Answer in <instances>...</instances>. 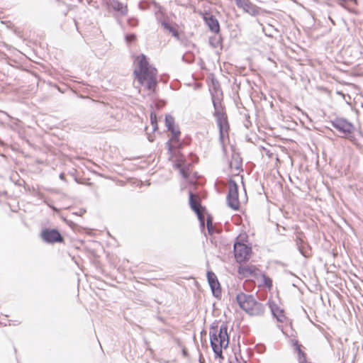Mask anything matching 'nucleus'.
Wrapping results in <instances>:
<instances>
[{
	"label": "nucleus",
	"mask_w": 363,
	"mask_h": 363,
	"mask_svg": "<svg viewBox=\"0 0 363 363\" xmlns=\"http://www.w3.org/2000/svg\"><path fill=\"white\" fill-rule=\"evenodd\" d=\"M207 279L213 296L219 297L221 295V288L216 275L213 272L208 271Z\"/></svg>",
	"instance_id": "nucleus-10"
},
{
	"label": "nucleus",
	"mask_w": 363,
	"mask_h": 363,
	"mask_svg": "<svg viewBox=\"0 0 363 363\" xmlns=\"http://www.w3.org/2000/svg\"><path fill=\"white\" fill-rule=\"evenodd\" d=\"M189 204L197 216L200 222V227H205V209L201 206L198 197L191 192L189 194Z\"/></svg>",
	"instance_id": "nucleus-7"
},
{
	"label": "nucleus",
	"mask_w": 363,
	"mask_h": 363,
	"mask_svg": "<svg viewBox=\"0 0 363 363\" xmlns=\"http://www.w3.org/2000/svg\"><path fill=\"white\" fill-rule=\"evenodd\" d=\"M294 345L295 350L297 352V354H298V362H301V360L306 361V357L305 352L303 351H302V350H301L302 345L298 344V342L297 341H296L294 342Z\"/></svg>",
	"instance_id": "nucleus-18"
},
{
	"label": "nucleus",
	"mask_w": 363,
	"mask_h": 363,
	"mask_svg": "<svg viewBox=\"0 0 363 363\" xmlns=\"http://www.w3.org/2000/svg\"><path fill=\"white\" fill-rule=\"evenodd\" d=\"M227 202L228 206L233 210H238L240 207V202L238 199V186L237 184L233 180H230L228 183Z\"/></svg>",
	"instance_id": "nucleus-6"
},
{
	"label": "nucleus",
	"mask_w": 363,
	"mask_h": 363,
	"mask_svg": "<svg viewBox=\"0 0 363 363\" xmlns=\"http://www.w3.org/2000/svg\"><path fill=\"white\" fill-rule=\"evenodd\" d=\"M257 268L253 265H242L238 267L239 274L247 277L256 274Z\"/></svg>",
	"instance_id": "nucleus-16"
},
{
	"label": "nucleus",
	"mask_w": 363,
	"mask_h": 363,
	"mask_svg": "<svg viewBox=\"0 0 363 363\" xmlns=\"http://www.w3.org/2000/svg\"><path fill=\"white\" fill-rule=\"evenodd\" d=\"M128 23L131 26H136L138 25V21L135 18H130L128 20Z\"/></svg>",
	"instance_id": "nucleus-25"
},
{
	"label": "nucleus",
	"mask_w": 363,
	"mask_h": 363,
	"mask_svg": "<svg viewBox=\"0 0 363 363\" xmlns=\"http://www.w3.org/2000/svg\"><path fill=\"white\" fill-rule=\"evenodd\" d=\"M333 127L345 135L350 134L352 131V125L345 120H337L333 123Z\"/></svg>",
	"instance_id": "nucleus-13"
},
{
	"label": "nucleus",
	"mask_w": 363,
	"mask_h": 363,
	"mask_svg": "<svg viewBox=\"0 0 363 363\" xmlns=\"http://www.w3.org/2000/svg\"><path fill=\"white\" fill-rule=\"evenodd\" d=\"M63 177H64V176H63V174H62L60 175V178H61V179H63Z\"/></svg>",
	"instance_id": "nucleus-28"
},
{
	"label": "nucleus",
	"mask_w": 363,
	"mask_h": 363,
	"mask_svg": "<svg viewBox=\"0 0 363 363\" xmlns=\"http://www.w3.org/2000/svg\"><path fill=\"white\" fill-rule=\"evenodd\" d=\"M299 363H308L307 361H303V360H301V362H299Z\"/></svg>",
	"instance_id": "nucleus-27"
},
{
	"label": "nucleus",
	"mask_w": 363,
	"mask_h": 363,
	"mask_svg": "<svg viewBox=\"0 0 363 363\" xmlns=\"http://www.w3.org/2000/svg\"><path fill=\"white\" fill-rule=\"evenodd\" d=\"M236 301L240 308L250 315H260L264 312V306L252 294L239 292L236 295Z\"/></svg>",
	"instance_id": "nucleus-3"
},
{
	"label": "nucleus",
	"mask_w": 363,
	"mask_h": 363,
	"mask_svg": "<svg viewBox=\"0 0 363 363\" xmlns=\"http://www.w3.org/2000/svg\"><path fill=\"white\" fill-rule=\"evenodd\" d=\"M41 238L47 243L62 242L63 237L55 228H45L41 232Z\"/></svg>",
	"instance_id": "nucleus-9"
},
{
	"label": "nucleus",
	"mask_w": 363,
	"mask_h": 363,
	"mask_svg": "<svg viewBox=\"0 0 363 363\" xmlns=\"http://www.w3.org/2000/svg\"><path fill=\"white\" fill-rule=\"evenodd\" d=\"M269 305L273 316L279 322L283 323L286 319L284 310L281 309L274 301H269Z\"/></svg>",
	"instance_id": "nucleus-14"
},
{
	"label": "nucleus",
	"mask_w": 363,
	"mask_h": 363,
	"mask_svg": "<svg viewBox=\"0 0 363 363\" xmlns=\"http://www.w3.org/2000/svg\"><path fill=\"white\" fill-rule=\"evenodd\" d=\"M135 65L133 73L138 84L153 90L157 83V69L149 64L145 55L138 56Z\"/></svg>",
	"instance_id": "nucleus-1"
},
{
	"label": "nucleus",
	"mask_w": 363,
	"mask_h": 363,
	"mask_svg": "<svg viewBox=\"0 0 363 363\" xmlns=\"http://www.w3.org/2000/svg\"><path fill=\"white\" fill-rule=\"evenodd\" d=\"M302 236H303L302 233L297 232L296 242V245H297L298 250L300 252V253L303 256L306 257L308 256V253H307V250H306L307 247L305 245L304 240H303Z\"/></svg>",
	"instance_id": "nucleus-17"
},
{
	"label": "nucleus",
	"mask_w": 363,
	"mask_h": 363,
	"mask_svg": "<svg viewBox=\"0 0 363 363\" xmlns=\"http://www.w3.org/2000/svg\"><path fill=\"white\" fill-rule=\"evenodd\" d=\"M236 5L252 16H256L259 13L258 8L252 4L250 0H236Z\"/></svg>",
	"instance_id": "nucleus-11"
},
{
	"label": "nucleus",
	"mask_w": 363,
	"mask_h": 363,
	"mask_svg": "<svg viewBox=\"0 0 363 363\" xmlns=\"http://www.w3.org/2000/svg\"><path fill=\"white\" fill-rule=\"evenodd\" d=\"M108 4L121 16H125L128 14V9L127 5L118 1V0H109Z\"/></svg>",
	"instance_id": "nucleus-15"
},
{
	"label": "nucleus",
	"mask_w": 363,
	"mask_h": 363,
	"mask_svg": "<svg viewBox=\"0 0 363 363\" xmlns=\"http://www.w3.org/2000/svg\"><path fill=\"white\" fill-rule=\"evenodd\" d=\"M210 344L216 357L223 358V349L229 345L228 326L223 323L218 328V323H213L209 328Z\"/></svg>",
	"instance_id": "nucleus-2"
},
{
	"label": "nucleus",
	"mask_w": 363,
	"mask_h": 363,
	"mask_svg": "<svg viewBox=\"0 0 363 363\" xmlns=\"http://www.w3.org/2000/svg\"><path fill=\"white\" fill-rule=\"evenodd\" d=\"M162 25L164 27V28L165 30H168L169 33H171L172 34V35L178 38L179 33H178L177 30L175 28H174L171 25H169L168 23H166V22H162Z\"/></svg>",
	"instance_id": "nucleus-20"
},
{
	"label": "nucleus",
	"mask_w": 363,
	"mask_h": 363,
	"mask_svg": "<svg viewBox=\"0 0 363 363\" xmlns=\"http://www.w3.org/2000/svg\"><path fill=\"white\" fill-rule=\"evenodd\" d=\"M165 125L168 130L171 133L170 139L166 143V146L167 147L169 153L172 155L174 149L181 147L179 143L180 131L179 128L174 125V118L172 116H166Z\"/></svg>",
	"instance_id": "nucleus-4"
},
{
	"label": "nucleus",
	"mask_w": 363,
	"mask_h": 363,
	"mask_svg": "<svg viewBox=\"0 0 363 363\" xmlns=\"http://www.w3.org/2000/svg\"><path fill=\"white\" fill-rule=\"evenodd\" d=\"M251 248L246 245L236 242L234 245V255L236 261L239 263L248 260L250 257Z\"/></svg>",
	"instance_id": "nucleus-8"
},
{
	"label": "nucleus",
	"mask_w": 363,
	"mask_h": 363,
	"mask_svg": "<svg viewBox=\"0 0 363 363\" xmlns=\"http://www.w3.org/2000/svg\"><path fill=\"white\" fill-rule=\"evenodd\" d=\"M150 120H151V123L153 127V130H155L157 128V122H156V116L153 115L152 113L150 116Z\"/></svg>",
	"instance_id": "nucleus-24"
},
{
	"label": "nucleus",
	"mask_w": 363,
	"mask_h": 363,
	"mask_svg": "<svg viewBox=\"0 0 363 363\" xmlns=\"http://www.w3.org/2000/svg\"><path fill=\"white\" fill-rule=\"evenodd\" d=\"M206 218V227H213L212 217L208 214H207V215L206 214L205 219Z\"/></svg>",
	"instance_id": "nucleus-23"
},
{
	"label": "nucleus",
	"mask_w": 363,
	"mask_h": 363,
	"mask_svg": "<svg viewBox=\"0 0 363 363\" xmlns=\"http://www.w3.org/2000/svg\"><path fill=\"white\" fill-rule=\"evenodd\" d=\"M183 162H184V160L182 158L177 159L175 161V166L177 167V169H179L180 170V172L182 174V176L184 178H186V177H188V173L183 167Z\"/></svg>",
	"instance_id": "nucleus-19"
},
{
	"label": "nucleus",
	"mask_w": 363,
	"mask_h": 363,
	"mask_svg": "<svg viewBox=\"0 0 363 363\" xmlns=\"http://www.w3.org/2000/svg\"><path fill=\"white\" fill-rule=\"evenodd\" d=\"M135 35L134 34H131V35L126 36V40L128 42H132V41L135 40Z\"/></svg>",
	"instance_id": "nucleus-26"
},
{
	"label": "nucleus",
	"mask_w": 363,
	"mask_h": 363,
	"mask_svg": "<svg viewBox=\"0 0 363 363\" xmlns=\"http://www.w3.org/2000/svg\"><path fill=\"white\" fill-rule=\"evenodd\" d=\"M263 284L265 286H267L268 289H271L272 286V280L271 278L267 277L265 274H262V276Z\"/></svg>",
	"instance_id": "nucleus-22"
},
{
	"label": "nucleus",
	"mask_w": 363,
	"mask_h": 363,
	"mask_svg": "<svg viewBox=\"0 0 363 363\" xmlns=\"http://www.w3.org/2000/svg\"><path fill=\"white\" fill-rule=\"evenodd\" d=\"M222 228H206L208 234L210 235H213L214 233H220ZM206 228H201V232L206 235V233L205 231Z\"/></svg>",
	"instance_id": "nucleus-21"
},
{
	"label": "nucleus",
	"mask_w": 363,
	"mask_h": 363,
	"mask_svg": "<svg viewBox=\"0 0 363 363\" xmlns=\"http://www.w3.org/2000/svg\"><path fill=\"white\" fill-rule=\"evenodd\" d=\"M203 18L206 23L208 25L209 29L215 33H218L220 31V25L218 20L210 13H204Z\"/></svg>",
	"instance_id": "nucleus-12"
},
{
	"label": "nucleus",
	"mask_w": 363,
	"mask_h": 363,
	"mask_svg": "<svg viewBox=\"0 0 363 363\" xmlns=\"http://www.w3.org/2000/svg\"><path fill=\"white\" fill-rule=\"evenodd\" d=\"M213 106L215 108L214 116L216 118L218 126L219 128L220 139L223 140L225 135H228L229 130V125L228 118L225 113L217 108L216 101H213Z\"/></svg>",
	"instance_id": "nucleus-5"
}]
</instances>
